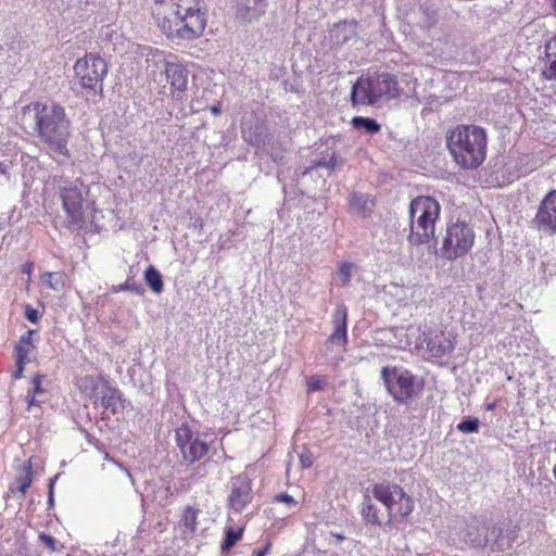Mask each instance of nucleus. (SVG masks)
Wrapping results in <instances>:
<instances>
[{
    "label": "nucleus",
    "instance_id": "f257e3e1",
    "mask_svg": "<svg viewBox=\"0 0 556 556\" xmlns=\"http://www.w3.org/2000/svg\"><path fill=\"white\" fill-rule=\"evenodd\" d=\"M206 25V12L200 0H170V12L159 17V26L168 38L192 40Z\"/></svg>",
    "mask_w": 556,
    "mask_h": 556
},
{
    "label": "nucleus",
    "instance_id": "f03ea898",
    "mask_svg": "<svg viewBox=\"0 0 556 556\" xmlns=\"http://www.w3.org/2000/svg\"><path fill=\"white\" fill-rule=\"evenodd\" d=\"M33 108L36 112L38 134L52 156L58 162L68 159L70 121L66 118L64 108L54 103L48 106L40 102H35Z\"/></svg>",
    "mask_w": 556,
    "mask_h": 556
},
{
    "label": "nucleus",
    "instance_id": "7ed1b4c3",
    "mask_svg": "<svg viewBox=\"0 0 556 556\" xmlns=\"http://www.w3.org/2000/svg\"><path fill=\"white\" fill-rule=\"evenodd\" d=\"M446 146L458 165L476 168L485 159L486 132L476 125H459L447 134Z\"/></svg>",
    "mask_w": 556,
    "mask_h": 556
},
{
    "label": "nucleus",
    "instance_id": "20e7f679",
    "mask_svg": "<svg viewBox=\"0 0 556 556\" xmlns=\"http://www.w3.org/2000/svg\"><path fill=\"white\" fill-rule=\"evenodd\" d=\"M440 215L439 203L430 197H418L410 202L409 243L420 245L434 238L435 222Z\"/></svg>",
    "mask_w": 556,
    "mask_h": 556
},
{
    "label": "nucleus",
    "instance_id": "39448f33",
    "mask_svg": "<svg viewBox=\"0 0 556 556\" xmlns=\"http://www.w3.org/2000/svg\"><path fill=\"white\" fill-rule=\"evenodd\" d=\"M520 528L517 525L508 523L507 526H492L484 539L478 536L471 538L468 530V539L466 541L473 547L482 551L483 556H505L509 555L517 541Z\"/></svg>",
    "mask_w": 556,
    "mask_h": 556
},
{
    "label": "nucleus",
    "instance_id": "423d86ee",
    "mask_svg": "<svg viewBox=\"0 0 556 556\" xmlns=\"http://www.w3.org/2000/svg\"><path fill=\"white\" fill-rule=\"evenodd\" d=\"M59 197L62 201L63 210L71 224L81 226L85 222V210L87 203L88 187L79 179L65 180L58 182Z\"/></svg>",
    "mask_w": 556,
    "mask_h": 556
},
{
    "label": "nucleus",
    "instance_id": "0eeeda50",
    "mask_svg": "<svg viewBox=\"0 0 556 556\" xmlns=\"http://www.w3.org/2000/svg\"><path fill=\"white\" fill-rule=\"evenodd\" d=\"M475 238L472 227L466 222L448 224L440 249L441 256L454 261L466 255L471 250Z\"/></svg>",
    "mask_w": 556,
    "mask_h": 556
},
{
    "label": "nucleus",
    "instance_id": "6e6552de",
    "mask_svg": "<svg viewBox=\"0 0 556 556\" xmlns=\"http://www.w3.org/2000/svg\"><path fill=\"white\" fill-rule=\"evenodd\" d=\"M372 496L383 504L388 515L407 517L414 510L413 498L405 493L402 486L390 481H382L372 485Z\"/></svg>",
    "mask_w": 556,
    "mask_h": 556
},
{
    "label": "nucleus",
    "instance_id": "1a4fd4ad",
    "mask_svg": "<svg viewBox=\"0 0 556 556\" xmlns=\"http://www.w3.org/2000/svg\"><path fill=\"white\" fill-rule=\"evenodd\" d=\"M74 72L83 89L92 93L102 92L103 78L108 74V65L104 59L87 54L84 59L76 61Z\"/></svg>",
    "mask_w": 556,
    "mask_h": 556
},
{
    "label": "nucleus",
    "instance_id": "9d476101",
    "mask_svg": "<svg viewBox=\"0 0 556 556\" xmlns=\"http://www.w3.org/2000/svg\"><path fill=\"white\" fill-rule=\"evenodd\" d=\"M381 378L387 391L397 403H407L416 394L415 377L406 369L383 367Z\"/></svg>",
    "mask_w": 556,
    "mask_h": 556
},
{
    "label": "nucleus",
    "instance_id": "9b49d317",
    "mask_svg": "<svg viewBox=\"0 0 556 556\" xmlns=\"http://www.w3.org/2000/svg\"><path fill=\"white\" fill-rule=\"evenodd\" d=\"M176 445L185 462L192 464L202 459L210 450L206 434L194 432L189 426L181 425L175 432Z\"/></svg>",
    "mask_w": 556,
    "mask_h": 556
},
{
    "label": "nucleus",
    "instance_id": "f8f14e48",
    "mask_svg": "<svg viewBox=\"0 0 556 556\" xmlns=\"http://www.w3.org/2000/svg\"><path fill=\"white\" fill-rule=\"evenodd\" d=\"M163 64L166 80L170 86L172 97L176 100H182L188 87V68L173 53L164 55Z\"/></svg>",
    "mask_w": 556,
    "mask_h": 556
},
{
    "label": "nucleus",
    "instance_id": "ddd939ff",
    "mask_svg": "<svg viewBox=\"0 0 556 556\" xmlns=\"http://www.w3.org/2000/svg\"><path fill=\"white\" fill-rule=\"evenodd\" d=\"M419 339L421 344H426V349L432 357H443L455 349V338L439 329L424 331Z\"/></svg>",
    "mask_w": 556,
    "mask_h": 556
},
{
    "label": "nucleus",
    "instance_id": "4468645a",
    "mask_svg": "<svg viewBox=\"0 0 556 556\" xmlns=\"http://www.w3.org/2000/svg\"><path fill=\"white\" fill-rule=\"evenodd\" d=\"M418 46L427 54L435 59L448 60L454 55V45L451 42L450 37L441 29L434 30L433 34L422 38Z\"/></svg>",
    "mask_w": 556,
    "mask_h": 556
},
{
    "label": "nucleus",
    "instance_id": "2eb2a0df",
    "mask_svg": "<svg viewBox=\"0 0 556 556\" xmlns=\"http://www.w3.org/2000/svg\"><path fill=\"white\" fill-rule=\"evenodd\" d=\"M368 79L371 87V97H374L376 103L396 98L400 94L396 77L392 74H375L368 76Z\"/></svg>",
    "mask_w": 556,
    "mask_h": 556
},
{
    "label": "nucleus",
    "instance_id": "dca6fc26",
    "mask_svg": "<svg viewBox=\"0 0 556 556\" xmlns=\"http://www.w3.org/2000/svg\"><path fill=\"white\" fill-rule=\"evenodd\" d=\"M438 23L437 12L434 10L420 7L415 12V21L412 26L413 39L418 43L422 38L438 30L435 27Z\"/></svg>",
    "mask_w": 556,
    "mask_h": 556
},
{
    "label": "nucleus",
    "instance_id": "f3484780",
    "mask_svg": "<svg viewBox=\"0 0 556 556\" xmlns=\"http://www.w3.org/2000/svg\"><path fill=\"white\" fill-rule=\"evenodd\" d=\"M229 506L236 513H241L252 501L251 481L247 477H236L231 482Z\"/></svg>",
    "mask_w": 556,
    "mask_h": 556
},
{
    "label": "nucleus",
    "instance_id": "a211bd4d",
    "mask_svg": "<svg viewBox=\"0 0 556 556\" xmlns=\"http://www.w3.org/2000/svg\"><path fill=\"white\" fill-rule=\"evenodd\" d=\"M267 7L266 0H233L236 18L251 23L265 14Z\"/></svg>",
    "mask_w": 556,
    "mask_h": 556
},
{
    "label": "nucleus",
    "instance_id": "6ab92c4d",
    "mask_svg": "<svg viewBox=\"0 0 556 556\" xmlns=\"http://www.w3.org/2000/svg\"><path fill=\"white\" fill-rule=\"evenodd\" d=\"M535 222L539 227L556 231V190H552L542 201Z\"/></svg>",
    "mask_w": 556,
    "mask_h": 556
},
{
    "label": "nucleus",
    "instance_id": "aec40b11",
    "mask_svg": "<svg viewBox=\"0 0 556 556\" xmlns=\"http://www.w3.org/2000/svg\"><path fill=\"white\" fill-rule=\"evenodd\" d=\"M357 36L355 22L336 24L329 31V40L336 47H341Z\"/></svg>",
    "mask_w": 556,
    "mask_h": 556
},
{
    "label": "nucleus",
    "instance_id": "412c9836",
    "mask_svg": "<svg viewBox=\"0 0 556 556\" xmlns=\"http://www.w3.org/2000/svg\"><path fill=\"white\" fill-rule=\"evenodd\" d=\"M346 308L339 307L333 315L334 329L328 339V343L345 346L348 342Z\"/></svg>",
    "mask_w": 556,
    "mask_h": 556
},
{
    "label": "nucleus",
    "instance_id": "4be33fe9",
    "mask_svg": "<svg viewBox=\"0 0 556 556\" xmlns=\"http://www.w3.org/2000/svg\"><path fill=\"white\" fill-rule=\"evenodd\" d=\"M351 101L353 105H372L376 104L371 97V87L368 76L359 77L352 87Z\"/></svg>",
    "mask_w": 556,
    "mask_h": 556
},
{
    "label": "nucleus",
    "instance_id": "5701e85b",
    "mask_svg": "<svg viewBox=\"0 0 556 556\" xmlns=\"http://www.w3.org/2000/svg\"><path fill=\"white\" fill-rule=\"evenodd\" d=\"M337 165L338 160L336 152H327L320 159L312 161L311 165L303 172V175H312L314 170L325 169L329 176Z\"/></svg>",
    "mask_w": 556,
    "mask_h": 556
},
{
    "label": "nucleus",
    "instance_id": "b1692460",
    "mask_svg": "<svg viewBox=\"0 0 556 556\" xmlns=\"http://www.w3.org/2000/svg\"><path fill=\"white\" fill-rule=\"evenodd\" d=\"M122 397L119 392L108 384H104L100 392L101 406L112 414H116L121 406Z\"/></svg>",
    "mask_w": 556,
    "mask_h": 556
},
{
    "label": "nucleus",
    "instance_id": "393cba45",
    "mask_svg": "<svg viewBox=\"0 0 556 556\" xmlns=\"http://www.w3.org/2000/svg\"><path fill=\"white\" fill-rule=\"evenodd\" d=\"M351 210L362 216L371 213L375 206V201L367 194L353 193L350 199Z\"/></svg>",
    "mask_w": 556,
    "mask_h": 556
},
{
    "label": "nucleus",
    "instance_id": "a878e982",
    "mask_svg": "<svg viewBox=\"0 0 556 556\" xmlns=\"http://www.w3.org/2000/svg\"><path fill=\"white\" fill-rule=\"evenodd\" d=\"M33 481V469H31V459H28L23 465V470L21 475L15 479V482L11 486V491L15 492L16 490L24 495L29 488Z\"/></svg>",
    "mask_w": 556,
    "mask_h": 556
},
{
    "label": "nucleus",
    "instance_id": "bb28decb",
    "mask_svg": "<svg viewBox=\"0 0 556 556\" xmlns=\"http://www.w3.org/2000/svg\"><path fill=\"white\" fill-rule=\"evenodd\" d=\"M361 514L367 523L375 525V526L381 525V518L379 516V510L372 504L369 496H365V498L362 503Z\"/></svg>",
    "mask_w": 556,
    "mask_h": 556
},
{
    "label": "nucleus",
    "instance_id": "cd10ccee",
    "mask_svg": "<svg viewBox=\"0 0 556 556\" xmlns=\"http://www.w3.org/2000/svg\"><path fill=\"white\" fill-rule=\"evenodd\" d=\"M144 280L151 290L159 294L164 289V283L160 271L154 266H149L144 271Z\"/></svg>",
    "mask_w": 556,
    "mask_h": 556
},
{
    "label": "nucleus",
    "instance_id": "c85d7f7f",
    "mask_svg": "<svg viewBox=\"0 0 556 556\" xmlns=\"http://www.w3.org/2000/svg\"><path fill=\"white\" fill-rule=\"evenodd\" d=\"M351 124L356 129H364L367 134L374 135L380 131V124L369 117L355 116L352 118Z\"/></svg>",
    "mask_w": 556,
    "mask_h": 556
},
{
    "label": "nucleus",
    "instance_id": "c756f323",
    "mask_svg": "<svg viewBox=\"0 0 556 556\" xmlns=\"http://www.w3.org/2000/svg\"><path fill=\"white\" fill-rule=\"evenodd\" d=\"M42 285L54 291L65 287V275L61 271L46 273L41 276Z\"/></svg>",
    "mask_w": 556,
    "mask_h": 556
},
{
    "label": "nucleus",
    "instance_id": "7c9ffc66",
    "mask_svg": "<svg viewBox=\"0 0 556 556\" xmlns=\"http://www.w3.org/2000/svg\"><path fill=\"white\" fill-rule=\"evenodd\" d=\"M355 268H356V266L354 263H351V262L340 263L338 265V270L336 274V277L338 279V281L336 283L343 286V287L349 286Z\"/></svg>",
    "mask_w": 556,
    "mask_h": 556
},
{
    "label": "nucleus",
    "instance_id": "2f4dec72",
    "mask_svg": "<svg viewBox=\"0 0 556 556\" xmlns=\"http://www.w3.org/2000/svg\"><path fill=\"white\" fill-rule=\"evenodd\" d=\"M200 514V509L194 508L192 506H188L185 508L182 517H181V523L186 531L189 533H194L197 530V519Z\"/></svg>",
    "mask_w": 556,
    "mask_h": 556
},
{
    "label": "nucleus",
    "instance_id": "473e14b6",
    "mask_svg": "<svg viewBox=\"0 0 556 556\" xmlns=\"http://www.w3.org/2000/svg\"><path fill=\"white\" fill-rule=\"evenodd\" d=\"M242 534L243 528H239L237 530L233 529L232 527L226 528L225 538L220 546L222 551H230L236 545V543L242 538Z\"/></svg>",
    "mask_w": 556,
    "mask_h": 556
},
{
    "label": "nucleus",
    "instance_id": "72a5a7b5",
    "mask_svg": "<svg viewBox=\"0 0 556 556\" xmlns=\"http://www.w3.org/2000/svg\"><path fill=\"white\" fill-rule=\"evenodd\" d=\"M114 292L130 291L135 294L141 295L144 292L142 285L138 283L131 278L126 279L124 283L113 287Z\"/></svg>",
    "mask_w": 556,
    "mask_h": 556
},
{
    "label": "nucleus",
    "instance_id": "f704fd0d",
    "mask_svg": "<svg viewBox=\"0 0 556 556\" xmlns=\"http://www.w3.org/2000/svg\"><path fill=\"white\" fill-rule=\"evenodd\" d=\"M457 430H459L463 433H476L479 430V419L478 418H468L463 421H460L457 425Z\"/></svg>",
    "mask_w": 556,
    "mask_h": 556
},
{
    "label": "nucleus",
    "instance_id": "c9c22d12",
    "mask_svg": "<svg viewBox=\"0 0 556 556\" xmlns=\"http://www.w3.org/2000/svg\"><path fill=\"white\" fill-rule=\"evenodd\" d=\"M34 345H25L17 343L15 346L16 363H28L29 354L34 351Z\"/></svg>",
    "mask_w": 556,
    "mask_h": 556
},
{
    "label": "nucleus",
    "instance_id": "e433bc0d",
    "mask_svg": "<svg viewBox=\"0 0 556 556\" xmlns=\"http://www.w3.org/2000/svg\"><path fill=\"white\" fill-rule=\"evenodd\" d=\"M242 136L247 142H249L251 146H261L264 144V137L262 134H254L251 129L249 130H242Z\"/></svg>",
    "mask_w": 556,
    "mask_h": 556
},
{
    "label": "nucleus",
    "instance_id": "4c0bfd02",
    "mask_svg": "<svg viewBox=\"0 0 556 556\" xmlns=\"http://www.w3.org/2000/svg\"><path fill=\"white\" fill-rule=\"evenodd\" d=\"M545 58L549 64L543 70V76L547 80H556V56L545 55Z\"/></svg>",
    "mask_w": 556,
    "mask_h": 556
},
{
    "label": "nucleus",
    "instance_id": "58836bf2",
    "mask_svg": "<svg viewBox=\"0 0 556 556\" xmlns=\"http://www.w3.org/2000/svg\"><path fill=\"white\" fill-rule=\"evenodd\" d=\"M45 376L42 375H36L33 380H31V383H33V389L29 390L28 392H30L31 394L34 395H39L43 392V389L41 387V383H42V380H43Z\"/></svg>",
    "mask_w": 556,
    "mask_h": 556
},
{
    "label": "nucleus",
    "instance_id": "ea45409f",
    "mask_svg": "<svg viewBox=\"0 0 556 556\" xmlns=\"http://www.w3.org/2000/svg\"><path fill=\"white\" fill-rule=\"evenodd\" d=\"M274 500L276 502L285 503L289 507L296 506V501L291 495H289L288 493H280L278 495H276Z\"/></svg>",
    "mask_w": 556,
    "mask_h": 556
},
{
    "label": "nucleus",
    "instance_id": "a19ab883",
    "mask_svg": "<svg viewBox=\"0 0 556 556\" xmlns=\"http://www.w3.org/2000/svg\"><path fill=\"white\" fill-rule=\"evenodd\" d=\"M309 391H318L323 388V382L318 376H312L307 382Z\"/></svg>",
    "mask_w": 556,
    "mask_h": 556
},
{
    "label": "nucleus",
    "instance_id": "79ce46f5",
    "mask_svg": "<svg viewBox=\"0 0 556 556\" xmlns=\"http://www.w3.org/2000/svg\"><path fill=\"white\" fill-rule=\"evenodd\" d=\"M25 317L30 321V323H37L38 319H39V313L37 309L33 308L31 306H26V309H25Z\"/></svg>",
    "mask_w": 556,
    "mask_h": 556
},
{
    "label": "nucleus",
    "instance_id": "37998d69",
    "mask_svg": "<svg viewBox=\"0 0 556 556\" xmlns=\"http://www.w3.org/2000/svg\"><path fill=\"white\" fill-rule=\"evenodd\" d=\"M546 56H556V37L552 38L545 46Z\"/></svg>",
    "mask_w": 556,
    "mask_h": 556
},
{
    "label": "nucleus",
    "instance_id": "c03bdc74",
    "mask_svg": "<svg viewBox=\"0 0 556 556\" xmlns=\"http://www.w3.org/2000/svg\"><path fill=\"white\" fill-rule=\"evenodd\" d=\"M26 364H27V363H16V365H15V366H16V368H15V370L12 372V376H11V377H12V379L17 380V379H20V378H22V377H23V372H24V369H25V365H26Z\"/></svg>",
    "mask_w": 556,
    "mask_h": 556
},
{
    "label": "nucleus",
    "instance_id": "a18cd8bd",
    "mask_svg": "<svg viewBox=\"0 0 556 556\" xmlns=\"http://www.w3.org/2000/svg\"><path fill=\"white\" fill-rule=\"evenodd\" d=\"M59 478V475L54 476L53 478L50 479L49 481V495H48V504L50 506L53 505V489H54V483L56 481V479Z\"/></svg>",
    "mask_w": 556,
    "mask_h": 556
},
{
    "label": "nucleus",
    "instance_id": "49530a36",
    "mask_svg": "<svg viewBox=\"0 0 556 556\" xmlns=\"http://www.w3.org/2000/svg\"><path fill=\"white\" fill-rule=\"evenodd\" d=\"M35 331L33 330H28L25 334H23L18 341L20 344H25V345H34L33 344V341H31V337L34 334Z\"/></svg>",
    "mask_w": 556,
    "mask_h": 556
},
{
    "label": "nucleus",
    "instance_id": "de8ad7c7",
    "mask_svg": "<svg viewBox=\"0 0 556 556\" xmlns=\"http://www.w3.org/2000/svg\"><path fill=\"white\" fill-rule=\"evenodd\" d=\"M40 540L45 542L51 549H54L55 540L48 535V534H41Z\"/></svg>",
    "mask_w": 556,
    "mask_h": 556
},
{
    "label": "nucleus",
    "instance_id": "09e8293b",
    "mask_svg": "<svg viewBox=\"0 0 556 556\" xmlns=\"http://www.w3.org/2000/svg\"><path fill=\"white\" fill-rule=\"evenodd\" d=\"M301 464L304 468H308L313 465L311 455L302 454L300 457Z\"/></svg>",
    "mask_w": 556,
    "mask_h": 556
},
{
    "label": "nucleus",
    "instance_id": "8fccbe9b",
    "mask_svg": "<svg viewBox=\"0 0 556 556\" xmlns=\"http://www.w3.org/2000/svg\"><path fill=\"white\" fill-rule=\"evenodd\" d=\"M38 404V401L36 400V395L28 392L27 394V409L29 410L31 406H35Z\"/></svg>",
    "mask_w": 556,
    "mask_h": 556
},
{
    "label": "nucleus",
    "instance_id": "3c124183",
    "mask_svg": "<svg viewBox=\"0 0 556 556\" xmlns=\"http://www.w3.org/2000/svg\"><path fill=\"white\" fill-rule=\"evenodd\" d=\"M269 549V545L265 546L263 549L254 551L252 556H265Z\"/></svg>",
    "mask_w": 556,
    "mask_h": 556
},
{
    "label": "nucleus",
    "instance_id": "603ef678",
    "mask_svg": "<svg viewBox=\"0 0 556 556\" xmlns=\"http://www.w3.org/2000/svg\"><path fill=\"white\" fill-rule=\"evenodd\" d=\"M211 111H212V113H213V114H215V115H218V114L220 113V109H219L218 106H216V105H213V106L211 108Z\"/></svg>",
    "mask_w": 556,
    "mask_h": 556
},
{
    "label": "nucleus",
    "instance_id": "864d4df0",
    "mask_svg": "<svg viewBox=\"0 0 556 556\" xmlns=\"http://www.w3.org/2000/svg\"><path fill=\"white\" fill-rule=\"evenodd\" d=\"M29 270H30V265H27V267H26L25 271H28V273H29Z\"/></svg>",
    "mask_w": 556,
    "mask_h": 556
}]
</instances>
